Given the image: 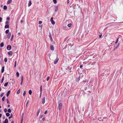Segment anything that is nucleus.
<instances>
[{
	"instance_id": "obj_1",
	"label": "nucleus",
	"mask_w": 123,
	"mask_h": 123,
	"mask_svg": "<svg viewBox=\"0 0 123 123\" xmlns=\"http://www.w3.org/2000/svg\"><path fill=\"white\" fill-rule=\"evenodd\" d=\"M62 107V103H60L59 105L58 108L59 110H60L61 109Z\"/></svg>"
},
{
	"instance_id": "obj_2",
	"label": "nucleus",
	"mask_w": 123,
	"mask_h": 123,
	"mask_svg": "<svg viewBox=\"0 0 123 123\" xmlns=\"http://www.w3.org/2000/svg\"><path fill=\"white\" fill-rule=\"evenodd\" d=\"M50 21L51 22V23L53 25H54L55 24V23L54 21V20L53 19V18L52 17L51 18V19H50Z\"/></svg>"
},
{
	"instance_id": "obj_3",
	"label": "nucleus",
	"mask_w": 123,
	"mask_h": 123,
	"mask_svg": "<svg viewBox=\"0 0 123 123\" xmlns=\"http://www.w3.org/2000/svg\"><path fill=\"white\" fill-rule=\"evenodd\" d=\"M11 45H8L7 47V49L8 50H10L11 49Z\"/></svg>"
},
{
	"instance_id": "obj_4",
	"label": "nucleus",
	"mask_w": 123,
	"mask_h": 123,
	"mask_svg": "<svg viewBox=\"0 0 123 123\" xmlns=\"http://www.w3.org/2000/svg\"><path fill=\"white\" fill-rule=\"evenodd\" d=\"M45 102V97H43L42 99V103L43 104H44Z\"/></svg>"
},
{
	"instance_id": "obj_5",
	"label": "nucleus",
	"mask_w": 123,
	"mask_h": 123,
	"mask_svg": "<svg viewBox=\"0 0 123 123\" xmlns=\"http://www.w3.org/2000/svg\"><path fill=\"white\" fill-rule=\"evenodd\" d=\"M58 6H56L55 7V12H56L58 10Z\"/></svg>"
},
{
	"instance_id": "obj_6",
	"label": "nucleus",
	"mask_w": 123,
	"mask_h": 123,
	"mask_svg": "<svg viewBox=\"0 0 123 123\" xmlns=\"http://www.w3.org/2000/svg\"><path fill=\"white\" fill-rule=\"evenodd\" d=\"M23 80V75H22L21 76V85H22V84Z\"/></svg>"
},
{
	"instance_id": "obj_7",
	"label": "nucleus",
	"mask_w": 123,
	"mask_h": 123,
	"mask_svg": "<svg viewBox=\"0 0 123 123\" xmlns=\"http://www.w3.org/2000/svg\"><path fill=\"white\" fill-rule=\"evenodd\" d=\"M31 4H32V3L31 2V1L30 0L29 1V2H28V6L29 7L31 5Z\"/></svg>"
},
{
	"instance_id": "obj_8",
	"label": "nucleus",
	"mask_w": 123,
	"mask_h": 123,
	"mask_svg": "<svg viewBox=\"0 0 123 123\" xmlns=\"http://www.w3.org/2000/svg\"><path fill=\"white\" fill-rule=\"evenodd\" d=\"M59 60L58 58H57L56 60L54 61V63L55 64H56L58 62Z\"/></svg>"
},
{
	"instance_id": "obj_9",
	"label": "nucleus",
	"mask_w": 123,
	"mask_h": 123,
	"mask_svg": "<svg viewBox=\"0 0 123 123\" xmlns=\"http://www.w3.org/2000/svg\"><path fill=\"white\" fill-rule=\"evenodd\" d=\"M8 120L7 118H6L5 121L3 122V123H8Z\"/></svg>"
},
{
	"instance_id": "obj_10",
	"label": "nucleus",
	"mask_w": 123,
	"mask_h": 123,
	"mask_svg": "<svg viewBox=\"0 0 123 123\" xmlns=\"http://www.w3.org/2000/svg\"><path fill=\"white\" fill-rule=\"evenodd\" d=\"M50 49L52 50H54V47L53 45H52L50 46Z\"/></svg>"
},
{
	"instance_id": "obj_11",
	"label": "nucleus",
	"mask_w": 123,
	"mask_h": 123,
	"mask_svg": "<svg viewBox=\"0 0 123 123\" xmlns=\"http://www.w3.org/2000/svg\"><path fill=\"white\" fill-rule=\"evenodd\" d=\"M11 36V33L9 32L8 33L7 35V37L8 38H9Z\"/></svg>"
},
{
	"instance_id": "obj_12",
	"label": "nucleus",
	"mask_w": 123,
	"mask_h": 123,
	"mask_svg": "<svg viewBox=\"0 0 123 123\" xmlns=\"http://www.w3.org/2000/svg\"><path fill=\"white\" fill-rule=\"evenodd\" d=\"M8 54L10 55H12V52L11 51H10L8 53Z\"/></svg>"
},
{
	"instance_id": "obj_13",
	"label": "nucleus",
	"mask_w": 123,
	"mask_h": 123,
	"mask_svg": "<svg viewBox=\"0 0 123 123\" xmlns=\"http://www.w3.org/2000/svg\"><path fill=\"white\" fill-rule=\"evenodd\" d=\"M10 92V90L8 91V92H7V95H6V96L7 97H8V96Z\"/></svg>"
},
{
	"instance_id": "obj_14",
	"label": "nucleus",
	"mask_w": 123,
	"mask_h": 123,
	"mask_svg": "<svg viewBox=\"0 0 123 123\" xmlns=\"http://www.w3.org/2000/svg\"><path fill=\"white\" fill-rule=\"evenodd\" d=\"M12 0H8L7 1V3L8 4H9L12 2Z\"/></svg>"
},
{
	"instance_id": "obj_15",
	"label": "nucleus",
	"mask_w": 123,
	"mask_h": 123,
	"mask_svg": "<svg viewBox=\"0 0 123 123\" xmlns=\"http://www.w3.org/2000/svg\"><path fill=\"white\" fill-rule=\"evenodd\" d=\"M4 67L3 66L2 67V70H1V73H3L4 72Z\"/></svg>"
},
{
	"instance_id": "obj_16",
	"label": "nucleus",
	"mask_w": 123,
	"mask_h": 123,
	"mask_svg": "<svg viewBox=\"0 0 123 123\" xmlns=\"http://www.w3.org/2000/svg\"><path fill=\"white\" fill-rule=\"evenodd\" d=\"M9 27V26L8 25H6L5 26V28H8Z\"/></svg>"
},
{
	"instance_id": "obj_17",
	"label": "nucleus",
	"mask_w": 123,
	"mask_h": 123,
	"mask_svg": "<svg viewBox=\"0 0 123 123\" xmlns=\"http://www.w3.org/2000/svg\"><path fill=\"white\" fill-rule=\"evenodd\" d=\"M0 46L1 47H2L4 46V43L3 42L1 43L0 44Z\"/></svg>"
},
{
	"instance_id": "obj_18",
	"label": "nucleus",
	"mask_w": 123,
	"mask_h": 123,
	"mask_svg": "<svg viewBox=\"0 0 123 123\" xmlns=\"http://www.w3.org/2000/svg\"><path fill=\"white\" fill-rule=\"evenodd\" d=\"M40 109H39L37 112V116H38V115L40 113Z\"/></svg>"
},
{
	"instance_id": "obj_19",
	"label": "nucleus",
	"mask_w": 123,
	"mask_h": 123,
	"mask_svg": "<svg viewBox=\"0 0 123 123\" xmlns=\"http://www.w3.org/2000/svg\"><path fill=\"white\" fill-rule=\"evenodd\" d=\"M24 116V113H23L22 114V116L21 119H22V121H23V118Z\"/></svg>"
},
{
	"instance_id": "obj_20",
	"label": "nucleus",
	"mask_w": 123,
	"mask_h": 123,
	"mask_svg": "<svg viewBox=\"0 0 123 123\" xmlns=\"http://www.w3.org/2000/svg\"><path fill=\"white\" fill-rule=\"evenodd\" d=\"M7 7L6 6H4L3 7V9L5 10H6L7 9Z\"/></svg>"
},
{
	"instance_id": "obj_21",
	"label": "nucleus",
	"mask_w": 123,
	"mask_h": 123,
	"mask_svg": "<svg viewBox=\"0 0 123 123\" xmlns=\"http://www.w3.org/2000/svg\"><path fill=\"white\" fill-rule=\"evenodd\" d=\"M40 94H42V86H41L40 87Z\"/></svg>"
},
{
	"instance_id": "obj_22",
	"label": "nucleus",
	"mask_w": 123,
	"mask_h": 123,
	"mask_svg": "<svg viewBox=\"0 0 123 123\" xmlns=\"http://www.w3.org/2000/svg\"><path fill=\"white\" fill-rule=\"evenodd\" d=\"M72 24L71 23L69 24L68 25V26L69 27H70L72 26Z\"/></svg>"
},
{
	"instance_id": "obj_23",
	"label": "nucleus",
	"mask_w": 123,
	"mask_h": 123,
	"mask_svg": "<svg viewBox=\"0 0 123 123\" xmlns=\"http://www.w3.org/2000/svg\"><path fill=\"white\" fill-rule=\"evenodd\" d=\"M6 115L7 117H9L10 116V114L8 113H7L6 114Z\"/></svg>"
},
{
	"instance_id": "obj_24",
	"label": "nucleus",
	"mask_w": 123,
	"mask_h": 123,
	"mask_svg": "<svg viewBox=\"0 0 123 123\" xmlns=\"http://www.w3.org/2000/svg\"><path fill=\"white\" fill-rule=\"evenodd\" d=\"M9 30H6L5 31V33L6 34L8 33L9 32Z\"/></svg>"
},
{
	"instance_id": "obj_25",
	"label": "nucleus",
	"mask_w": 123,
	"mask_h": 123,
	"mask_svg": "<svg viewBox=\"0 0 123 123\" xmlns=\"http://www.w3.org/2000/svg\"><path fill=\"white\" fill-rule=\"evenodd\" d=\"M13 37H14L13 35H12V36L11 37V41H12L13 40Z\"/></svg>"
},
{
	"instance_id": "obj_26",
	"label": "nucleus",
	"mask_w": 123,
	"mask_h": 123,
	"mask_svg": "<svg viewBox=\"0 0 123 123\" xmlns=\"http://www.w3.org/2000/svg\"><path fill=\"white\" fill-rule=\"evenodd\" d=\"M32 92L31 90H30L29 91V93L31 95V94Z\"/></svg>"
},
{
	"instance_id": "obj_27",
	"label": "nucleus",
	"mask_w": 123,
	"mask_h": 123,
	"mask_svg": "<svg viewBox=\"0 0 123 123\" xmlns=\"http://www.w3.org/2000/svg\"><path fill=\"white\" fill-rule=\"evenodd\" d=\"M4 76H3L2 78V79L1 80V83H2L3 82L4 80Z\"/></svg>"
},
{
	"instance_id": "obj_28",
	"label": "nucleus",
	"mask_w": 123,
	"mask_h": 123,
	"mask_svg": "<svg viewBox=\"0 0 123 123\" xmlns=\"http://www.w3.org/2000/svg\"><path fill=\"white\" fill-rule=\"evenodd\" d=\"M16 75L17 77H19V74L18 72L16 73Z\"/></svg>"
},
{
	"instance_id": "obj_29",
	"label": "nucleus",
	"mask_w": 123,
	"mask_h": 123,
	"mask_svg": "<svg viewBox=\"0 0 123 123\" xmlns=\"http://www.w3.org/2000/svg\"><path fill=\"white\" fill-rule=\"evenodd\" d=\"M7 111L9 113H11V111L10 109H9Z\"/></svg>"
},
{
	"instance_id": "obj_30",
	"label": "nucleus",
	"mask_w": 123,
	"mask_h": 123,
	"mask_svg": "<svg viewBox=\"0 0 123 123\" xmlns=\"http://www.w3.org/2000/svg\"><path fill=\"white\" fill-rule=\"evenodd\" d=\"M8 84V82H7L6 83H5L4 85V86H6Z\"/></svg>"
},
{
	"instance_id": "obj_31",
	"label": "nucleus",
	"mask_w": 123,
	"mask_h": 123,
	"mask_svg": "<svg viewBox=\"0 0 123 123\" xmlns=\"http://www.w3.org/2000/svg\"><path fill=\"white\" fill-rule=\"evenodd\" d=\"M16 64H17V61H15V64L14 65V67H15L16 66Z\"/></svg>"
},
{
	"instance_id": "obj_32",
	"label": "nucleus",
	"mask_w": 123,
	"mask_h": 123,
	"mask_svg": "<svg viewBox=\"0 0 123 123\" xmlns=\"http://www.w3.org/2000/svg\"><path fill=\"white\" fill-rule=\"evenodd\" d=\"M29 101L28 100L27 101V103L26 104V108H27V105H28V103H29Z\"/></svg>"
},
{
	"instance_id": "obj_33",
	"label": "nucleus",
	"mask_w": 123,
	"mask_h": 123,
	"mask_svg": "<svg viewBox=\"0 0 123 123\" xmlns=\"http://www.w3.org/2000/svg\"><path fill=\"white\" fill-rule=\"evenodd\" d=\"M5 96H4L2 98V100L3 101H4L5 99Z\"/></svg>"
},
{
	"instance_id": "obj_34",
	"label": "nucleus",
	"mask_w": 123,
	"mask_h": 123,
	"mask_svg": "<svg viewBox=\"0 0 123 123\" xmlns=\"http://www.w3.org/2000/svg\"><path fill=\"white\" fill-rule=\"evenodd\" d=\"M20 92V89H19L18 91H17V94H19Z\"/></svg>"
},
{
	"instance_id": "obj_35",
	"label": "nucleus",
	"mask_w": 123,
	"mask_h": 123,
	"mask_svg": "<svg viewBox=\"0 0 123 123\" xmlns=\"http://www.w3.org/2000/svg\"><path fill=\"white\" fill-rule=\"evenodd\" d=\"M53 1L54 4H56L57 3L56 0H53Z\"/></svg>"
},
{
	"instance_id": "obj_36",
	"label": "nucleus",
	"mask_w": 123,
	"mask_h": 123,
	"mask_svg": "<svg viewBox=\"0 0 123 123\" xmlns=\"http://www.w3.org/2000/svg\"><path fill=\"white\" fill-rule=\"evenodd\" d=\"M80 79V78H79V77L76 80V81H78Z\"/></svg>"
},
{
	"instance_id": "obj_37",
	"label": "nucleus",
	"mask_w": 123,
	"mask_h": 123,
	"mask_svg": "<svg viewBox=\"0 0 123 123\" xmlns=\"http://www.w3.org/2000/svg\"><path fill=\"white\" fill-rule=\"evenodd\" d=\"M4 61L5 62H6L7 61V59L6 58L4 59Z\"/></svg>"
},
{
	"instance_id": "obj_38",
	"label": "nucleus",
	"mask_w": 123,
	"mask_h": 123,
	"mask_svg": "<svg viewBox=\"0 0 123 123\" xmlns=\"http://www.w3.org/2000/svg\"><path fill=\"white\" fill-rule=\"evenodd\" d=\"M12 114H11V116H10L9 117V119H10L12 117Z\"/></svg>"
},
{
	"instance_id": "obj_39",
	"label": "nucleus",
	"mask_w": 123,
	"mask_h": 123,
	"mask_svg": "<svg viewBox=\"0 0 123 123\" xmlns=\"http://www.w3.org/2000/svg\"><path fill=\"white\" fill-rule=\"evenodd\" d=\"M50 78V77L49 76H48L47 77V79H46V80L47 81H48V80H49V79Z\"/></svg>"
},
{
	"instance_id": "obj_40",
	"label": "nucleus",
	"mask_w": 123,
	"mask_h": 123,
	"mask_svg": "<svg viewBox=\"0 0 123 123\" xmlns=\"http://www.w3.org/2000/svg\"><path fill=\"white\" fill-rule=\"evenodd\" d=\"M7 109L6 108H5L4 110V112L6 113L7 112Z\"/></svg>"
},
{
	"instance_id": "obj_41",
	"label": "nucleus",
	"mask_w": 123,
	"mask_h": 123,
	"mask_svg": "<svg viewBox=\"0 0 123 123\" xmlns=\"http://www.w3.org/2000/svg\"><path fill=\"white\" fill-rule=\"evenodd\" d=\"M4 94V93H2L1 95H0V96L1 97H2L3 96Z\"/></svg>"
},
{
	"instance_id": "obj_42",
	"label": "nucleus",
	"mask_w": 123,
	"mask_h": 123,
	"mask_svg": "<svg viewBox=\"0 0 123 123\" xmlns=\"http://www.w3.org/2000/svg\"><path fill=\"white\" fill-rule=\"evenodd\" d=\"M118 41V38L117 39V40L116 41V44L117 43Z\"/></svg>"
},
{
	"instance_id": "obj_43",
	"label": "nucleus",
	"mask_w": 123,
	"mask_h": 123,
	"mask_svg": "<svg viewBox=\"0 0 123 123\" xmlns=\"http://www.w3.org/2000/svg\"><path fill=\"white\" fill-rule=\"evenodd\" d=\"M9 24V22L8 21H6V22H5V24L6 25H8Z\"/></svg>"
},
{
	"instance_id": "obj_44",
	"label": "nucleus",
	"mask_w": 123,
	"mask_h": 123,
	"mask_svg": "<svg viewBox=\"0 0 123 123\" xmlns=\"http://www.w3.org/2000/svg\"><path fill=\"white\" fill-rule=\"evenodd\" d=\"M42 23V22L41 21H39V24L41 25Z\"/></svg>"
},
{
	"instance_id": "obj_45",
	"label": "nucleus",
	"mask_w": 123,
	"mask_h": 123,
	"mask_svg": "<svg viewBox=\"0 0 123 123\" xmlns=\"http://www.w3.org/2000/svg\"><path fill=\"white\" fill-rule=\"evenodd\" d=\"M49 38L52 37L51 34L50 33H49Z\"/></svg>"
},
{
	"instance_id": "obj_46",
	"label": "nucleus",
	"mask_w": 123,
	"mask_h": 123,
	"mask_svg": "<svg viewBox=\"0 0 123 123\" xmlns=\"http://www.w3.org/2000/svg\"><path fill=\"white\" fill-rule=\"evenodd\" d=\"M26 94V92H25V91H24V93H23V95L24 96Z\"/></svg>"
},
{
	"instance_id": "obj_47",
	"label": "nucleus",
	"mask_w": 123,
	"mask_h": 123,
	"mask_svg": "<svg viewBox=\"0 0 123 123\" xmlns=\"http://www.w3.org/2000/svg\"><path fill=\"white\" fill-rule=\"evenodd\" d=\"M10 18H9V17H7V19H6V20H10Z\"/></svg>"
},
{
	"instance_id": "obj_48",
	"label": "nucleus",
	"mask_w": 123,
	"mask_h": 123,
	"mask_svg": "<svg viewBox=\"0 0 123 123\" xmlns=\"http://www.w3.org/2000/svg\"><path fill=\"white\" fill-rule=\"evenodd\" d=\"M2 20V18L1 17H0V22H1Z\"/></svg>"
},
{
	"instance_id": "obj_49",
	"label": "nucleus",
	"mask_w": 123,
	"mask_h": 123,
	"mask_svg": "<svg viewBox=\"0 0 123 123\" xmlns=\"http://www.w3.org/2000/svg\"><path fill=\"white\" fill-rule=\"evenodd\" d=\"M43 117V115H41L40 116V118H42Z\"/></svg>"
},
{
	"instance_id": "obj_50",
	"label": "nucleus",
	"mask_w": 123,
	"mask_h": 123,
	"mask_svg": "<svg viewBox=\"0 0 123 123\" xmlns=\"http://www.w3.org/2000/svg\"><path fill=\"white\" fill-rule=\"evenodd\" d=\"M7 103L8 104H10V102L8 101V99H7Z\"/></svg>"
},
{
	"instance_id": "obj_51",
	"label": "nucleus",
	"mask_w": 123,
	"mask_h": 123,
	"mask_svg": "<svg viewBox=\"0 0 123 123\" xmlns=\"http://www.w3.org/2000/svg\"><path fill=\"white\" fill-rule=\"evenodd\" d=\"M50 40L51 41H53V39H52V37H51V38H50Z\"/></svg>"
},
{
	"instance_id": "obj_52",
	"label": "nucleus",
	"mask_w": 123,
	"mask_h": 123,
	"mask_svg": "<svg viewBox=\"0 0 123 123\" xmlns=\"http://www.w3.org/2000/svg\"><path fill=\"white\" fill-rule=\"evenodd\" d=\"M47 113V111H45L44 113L45 114H46Z\"/></svg>"
},
{
	"instance_id": "obj_53",
	"label": "nucleus",
	"mask_w": 123,
	"mask_h": 123,
	"mask_svg": "<svg viewBox=\"0 0 123 123\" xmlns=\"http://www.w3.org/2000/svg\"><path fill=\"white\" fill-rule=\"evenodd\" d=\"M83 67V66L82 65H81L80 66V68H81Z\"/></svg>"
},
{
	"instance_id": "obj_54",
	"label": "nucleus",
	"mask_w": 123,
	"mask_h": 123,
	"mask_svg": "<svg viewBox=\"0 0 123 123\" xmlns=\"http://www.w3.org/2000/svg\"><path fill=\"white\" fill-rule=\"evenodd\" d=\"M45 118L43 117V118H42V120H43V121H44L45 120Z\"/></svg>"
},
{
	"instance_id": "obj_55",
	"label": "nucleus",
	"mask_w": 123,
	"mask_h": 123,
	"mask_svg": "<svg viewBox=\"0 0 123 123\" xmlns=\"http://www.w3.org/2000/svg\"><path fill=\"white\" fill-rule=\"evenodd\" d=\"M102 35H99V38H101L102 37Z\"/></svg>"
},
{
	"instance_id": "obj_56",
	"label": "nucleus",
	"mask_w": 123,
	"mask_h": 123,
	"mask_svg": "<svg viewBox=\"0 0 123 123\" xmlns=\"http://www.w3.org/2000/svg\"><path fill=\"white\" fill-rule=\"evenodd\" d=\"M23 21L22 20H21L20 21V23H22L23 22Z\"/></svg>"
},
{
	"instance_id": "obj_57",
	"label": "nucleus",
	"mask_w": 123,
	"mask_h": 123,
	"mask_svg": "<svg viewBox=\"0 0 123 123\" xmlns=\"http://www.w3.org/2000/svg\"><path fill=\"white\" fill-rule=\"evenodd\" d=\"M7 107H10V105H8V106H7Z\"/></svg>"
},
{
	"instance_id": "obj_58",
	"label": "nucleus",
	"mask_w": 123,
	"mask_h": 123,
	"mask_svg": "<svg viewBox=\"0 0 123 123\" xmlns=\"http://www.w3.org/2000/svg\"><path fill=\"white\" fill-rule=\"evenodd\" d=\"M2 114H1L0 113V118L1 117V116Z\"/></svg>"
},
{
	"instance_id": "obj_59",
	"label": "nucleus",
	"mask_w": 123,
	"mask_h": 123,
	"mask_svg": "<svg viewBox=\"0 0 123 123\" xmlns=\"http://www.w3.org/2000/svg\"><path fill=\"white\" fill-rule=\"evenodd\" d=\"M14 123V121H12L11 122V123Z\"/></svg>"
},
{
	"instance_id": "obj_60",
	"label": "nucleus",
	"mask_w": 123,
	"mask_h": 123,
	"mask_svg": "<svg viewBox=\"0 0 123 123\" xmlns=\"http://www.w3.org/2000/svg\"><path fill=\"white\" fill-rule=\"evenodd\" d=\"M119 43H118V45L117 46V47H116V48H117V47L118 46H119Z\"/></svg>"
},
{
	"instance_id": "obj_61",
	"label": "nucleus",
	"mask_w": 123,
	"mask_h": 123,
	"mask_svg": "<svg viewBox=\"0 0 123 123\" xmlns=\"http://www.w3.org/2000/svg\"><path fill=\"white\" fill-rule=\"evenodd\" d=\"M84 82L85 83H86V80H85L84 81Z\"/></svg>"
},
{
	"instance_id": "obj_62",
	"label": "nucleus",
	"mask_w": 123,
	"mask_h": 123,
	"mask_svg": "<svg viewBox=\"0 0 123 123\" xmlns=\"http://www.w3.org/2000/svg\"><path fill=\"white\" fill-rule=\"evenodd\" d=\"M69 2L68 1H68H67V3L68 4L69 3Z\"/></svg>"
},
{
	"instance_id": "obj_63",
	"label": "nucleus",
	"mask_w": 123,
	"mask_h": 123,
	"mask_svg": "<svg viewBox=\"0 0 123 123\" xmlns=\"http://www.w3.org/2000/svg\"><path fill=\"white\" fill-rule=\"evenodd\" d=\"M23 121H22V119H21V123H22Z\"/></svg>"
},
{
	"instance_id": "obj_64",
	"label": "nucleus",
	"mask_w": 123,
	"mask_h": 123,
	"mask_svg": "<svg viewBox=\"0 0 123 123\" xmlns=\"http://www.w3.org/2000/svg\"><path fill=\"white\" fill-rule=\"evenodd\" d=\"M1 90V88L0 87V91Z\"/></svg>"
}]
</instances>
